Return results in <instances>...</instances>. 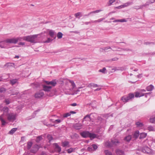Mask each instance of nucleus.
Returning a JSON list of instances; mask_svg holds the SVG:
<instances>
[{
    "instance_id": "nucleus-33",
    "label": "nucleus",
    "mask_w": 155,
    "mask_h": 155,
    "mask_svg": "<svg viewBox=\"0 0 155 155\" xmlns=\"http://www.w3.org/2000/svg\"><path fill=\"white\" fill-rule=\"evenodd\" d=\"M89 86L90 87H99V86L97 84L93 83H91L90 84H89Z\"/></svg>"
},
{
    "instance_id": "nucleus-19",
    "label": "nucleus",
    "mask_w": 155,
    "mask_h": 155,
    "mask_svg": "<svg viewBox=\"0 0 155 155\" xmlns=\"http://www.w3.org/2000/svg\"><path fill=\"white\" fill-rule=\"evenodd\" d=\"M116 153L117 155H124V152L120 150H116Z\"/></svg>"
},
{
    "instance_id": "nucleus-64",
    "label": "nucleus",
    "mask_w": 155,
    "mask_h": 155,
    "mask_svg": "<svg viewBox=\"0 0 155 155\" xmlns=\"http://www.w3.org/2000/svg\"><path fill=\"white\" fill-rule=\"evenodd\" d=\"M18 44L19 45H25V43L23 42H20L18 43Z\"/></svg>"
},
{
    "instance_id": "nucleus-16",
    "label": "nucleus",
    "mask_w": 155,
    "mask_h": 155,
    "mask_svg": "<svg viewBox=\"0 0 155 155\" xmlns=\"http://www.w3.org/2000/svg\"><path fill=\"white\" fill-rule=\"evenodd\" d=\"M102 10H96L95 11H92V12H90L88 14L84 15V16H88L90 15H91V14H95V13H98L101 12Z\"/></svg>"
},
{
    "instance_id": "nucleus-43",
    "label": "nucleus",
    "mask_w": 155,
    "mask_h": 155,
    "mask_svg": "<svg viewBox=\"0 0 155 155\" xmlns=\"http://www.w3.org/2000/svg\"><path fill=\"white\" fill-rule=\"evenodd\" d=\"M128 97L129 99L130 100V99L134 97V95L133 94H130L128 96Z\"/></svg>"
},
{
    "instance_id": "nucleus-42",
    "label": "nucleus",
    "mask_w": 155,
    "mask_h": 155,
    "mask_svg": "<svg viewBox=\"0 0 155 155\" xmlns=\"http://www.w3.org/2000/svg\"><path fill=\"white\" fill-rule=\"evenodd\" d=\"M75 16L76 18H78L79 16H80V17L82 16V13L81 12H78L74 15Z\"/></svg>"
},
{
    "instance_id": "nucleus-40",
    "label": "nucleus",
    "mask_w": 155,
    "mask_h": 155,
    "mask_svg": "<svg viewBox=\"0 0 155 155\" xmlns=\"http://www.w3.org/2000/svg\"><path fill=\"white\" fill-rule=\"evenodd\" d=\"M106 68H104L102 69H100L99 70V72H102L104 74L105 73V71H106Z\"/></svg>"
},
{
    "instance_id": "nucleus-28",
    "label": "nucleus",
    "mask_w": 155,
    "mask_h": 155,
    "mask_svg": "<svg viewBox=\"0 0 155 155\" xmlns=\"http://www.w3.org/2000/svg\"><path fill=\"white\" fill-rule=\"evenodd\" d=\"M35 147H36L35 151H34L33 150H31V152L32 153H36V152L39 149V146L38 145H35Z\"/></svg>"
},
{
    "instance_id": "nucleus-24",
    "label": "nucleus",
    "mask_w": 155,
    "mask_h": 155,
    "mask_svg": "<svg viewBox=\"0 0 155 155\" xmlns=\"http://www.w3.org/2000/svg\"><path fill=\"white\" fill-rule=\"evenodd\" d=\"M132 138V137L131 136L129 135L125 137L124 138V140L127 142H129L130 140Z\"/></svg>"
},
{
    "instance_id": "nucleus-47",
    "label": "nucleus",
    "mask_w": 155,
    "mask_h": 155,
    "mask_svg": "<svg viewBox=\"0 0 155 155\" xmlns=\"http://www.w3.org/2000/svg\"><path fill=\"white\" fill-rule=\"evenodd\" d=\"M6 91V90L4 87H1L0 88V93H4Z\"/></svg>"
},
{
    "instance_id": "nucleus-36",
    "label": "nucleus",
    "mask_w": 155,
    "mask_h": 155,
    "mask_svg": "<svg viewBox=\"0 0 155 155\" xmlns=\"http://www.w3.org/2000/svg\"><path fill=\"white\" fill-rule=\"evenodd\" d=\"M75 149L71 148L67 150V152L68 153H71L72 152L74 151L75 150Z\"/></svg>"
},
{
    "instance_id": "nucleus-45",
    "label": "nucleus",
    "mask_w": 155,
    "mask_h": 155,
    "mask_svg": "<svg viewBox=\"0 0 155 155\" xmlns=\"http://www.w3.org/2000/svg\"><path fill=\"white\" fill-rule=\"evenodd\" d=\"M134 8L136 9H142L143 8V6H135L134 7Z\"/></svg>"
},
{
    "instance_id": "nucleus-50",
    "label": "nucleus",
    "mask_w": 155,
    "mask_h": 155,
    "mask_svg": "<svg viewBox=\"0 0 155 155\" xmlns=\"http://www.w3.org/2000/svg\"><path fill=\"white\" fill-rule=\"evenodd\" d=\"M70 82L71 83V85L72 86L73 88H74L76 86V85L74 83V82L73 81H70Z\"/></svg>"
},
{
    "instance_id": "nucleus-49",
    "label": "nucleus",
    "mask_w": 155,
    "mask_h": 155,
    "mask_svg": "<svg viewBox=\"0 0 155 155\" xmlns=\"http://www.w3.org/2000/svg\"><path fill=\"white\" fill-rule=\"evenodd\" d=\"M154 44V43L153 42H144V44L146 45H153Z\"/></svg>"
},
{
    "instance_id": "nucleus-15",
    "label": "nucleus",
    "mask_w": 155,
    "mask_h": 155,
    "mask_svg": "<svg viewBox=\"0 0 155 155\" xmlns=\"http://www.w3.org/2000/svg\"><path fill=\"white\" fill-rule=\"evenodd\" d=\"M55 150L58 153H60L61 151V148L57 143L55 144Z\"/></svg>"
},
{
    "instance_id": "nucleus-55",
    "label": "nucleus",
    "mask_w": 155,
    "mask_h": 155,
    "mask_svg": "<svg viewBox=\"0 0 155 155\" xmlns=\"http://www.w3.org/2000/svg\"><path fill=\"white\" fill-rule=\"evenodd\" d=\"M119 22H126L127 21V20L125 19H119Z\"/></svg>"
},
{
    "instance_id": "nucleus-25",
    "label": "nucleus",
    "mask_w": 155,
    "mask_h": 155,
    "mask_svg": "<svg viewBox=\"0 0 155 155\" xmlns=\"http://www.w3.org/2000/svg\"><path fill=\"white\" fill-rule=\"evenodd\" d=\"M147 136V134L142 133H140L139 137L140 139H143L146 137Z\"/></svg>"
},
{
    "instance_id": "nucleus-34",
    "label": "nucleus",
    "mask_w": 155,
    "mask_h": 155,
    "mask_svg": "<svg viewBox=\"0 0 155 155\" xmlns=\"http://www.w3.org/2000/svg\"><path fill=\"white\" fill-rule=\"evenodd\" d=\"M63 34L61 32H59L58 33L57 36L58 39H60L62 38Z\"/></svg>"
},
{
    "instance_id": "nucleus-58",
    "label": "nucleus",
    "mask_w": 155,
    "mask_h": 155,
    "mask_svg": "<svg viewBox=\"0 0 155 155\" xmlns=\"http://www.w3.org/2000/svg\"><path fill=\"white\" fill-rule=\"evenodd\" d=\"M5 102L6 103V104L8 105L9 104L10 102L9 100L8 99H5Z\"/></svg>"
},
{
    "instance_id": "nucleus-22",
    "label": "nucleus",
    "mask_w": 155,
    "mask_h": 155,
    "mask_svg": "<svg viewBox=\"0 0 155 155\" xmlns=\"http://www.w3.org/2000/svg\"><path fill=\"white\" fill-rule=\"evenodd\" d=\"M89 137L91 138L94 139L97 137V135L94 134L89 133Z\"/></svg>"
},
{
    "instance_id": "nucleus-46",
    "label": "nucleus",
    "mask_w": 155,
    "mask_h": 155,
    "mask_svg": "<svg viewBox=\"0 0 155 155\" xmlns=\"http://www.w3.org/2000/svg\"><path fill=\"white\" fill-rule=\"evenodd\" d=\"M14 64L13 63H8L6 64L5 66H7V67L12 66L14 65Z\"/></svg>"
},
{
    "instance_id": "nucleus-60",
    "label": "nucleus",
    "mask_w": 155,
    "mask_h": 155,
    "mask_svg": "<svg viewBox=\"0 0 155 155\" xmlns=\"http://www.w3.org/2000/svg\"><path fill=\"white\" fill-rule=\"evenodd\" d=\"M19 93L18 91H16V92H13L12 94L11 95H17Z\"/></svg>"
},
{
    "instance_id": "nucleus-29",
    "label": "nucleus",
    "mask_w": 155,
    "mask_h": 155,
    "mask_svg": "<svg viewBox=\"0 0 155 155\" xmlns=\"http://www.w3.org/2000/svg\"><path fill=\"white\" fill-rule=\"evenodd\" d=\"M111 142L113 145L114 144L116 145L117 143H118V141L117 140L114 139L111 140Z\"/></svg>"
},
{
    "instance_id": "nucleus-11",
    "label": "nucleus",
    "mask_w": 155,
    "mask_h": 155,
    "mask_svg": "<svg viewBox=\"0 0 155 155\" xmlns=\"http://www.w3.org/2000/svg\"><path fill=\"white\" fill-rule=\"evenodd\" d=\"M89 132L88 131H84L81 133V135L84 138H86L89 136Z\"/></svg>"
},
{
    "instance_id": "nucleus-23",
    "label": "nucleus",
    "mask_w": 155,
    "mask_h": 155,
    "mask_svg": "<svg viewBox=\"0 0 155 155\" xmlns=\"http://www.w3.org/2000/svg\"><path fill=\"white\" fill-rule=\"evenodd\" d=\"M136 125L138 127H141L143 126V123L140 122H137L136 123Z\"/></svg>"
},
{
    "instance_id": "nucleus-57",
    "label": "nucleus",
    "mask_w": 155,
    "mask_h": 155,
    "mask_svg": "<svg viewBox=\"0 0 155 155\" xmlns=\"http://www.w3.org/2000/svg\"><path fill=\"white\" fill-rule=\"evenodd\" d=\"M87 150L89 151H92L93 150L92 147H88L87 148Z\"/></svg>"
},
{
    "instance_id": "nucleus-21",
    "label": "nucleus",
    "mask_w": 155,
    "mask_h": 155,
    "mask_svg": "<svg viewBox=\"0 0 155 155\" xmlns=\"http://www.w3.org/2000/svg\"><path fill=\"white\" fill-rule=\"evenodd\" d=\"M144 96V94H143L139 92H136L135 93V97H140Z\"/></svg>"
},
{
    "instance_id": "nucleus-41",
    "label": "nucleus",
    "mask_w": 155,
    "mask_h": 155,
    "mask_svg": "<svg viewBox=\"0 0 155 155\" xmlns=\"http://www.w3.org/2000/svg\"><path fill=\"white\" fill-rule=\"evenodd\" d=\"M109 49H111V48L110 47L108 46V47H104V48H100V51H101V50H103L105 51V50H107Z\"/></svg>"
},
{
    "instance_id": "nucleus-9",
    "label": "nucleus",
    "mask_w": 155,
    "mask_h": 155,
    "mask_svg": "<svg viewBox=\"0 0 155 155\" xmlns=\"http://www.w3.org/2000/svg\"><path fill=\"white\" fill-rule=\"evenodd\" d=\"M48 34L54 39L56 38V35L55 33V32L53 30H50L49 31Z\"/></svg>"
},
{
    "instance_id": "nucleus-54",
    "label": "nucleus",
    "mask_w": 155,
    "mask_h": 155,
    "mask_svg": "<svg viewBox=\"0 0 155 155\" xmlns=\"http://www.w3.org/2000/svg\"><path fill=\"white\" fill-rule=\"evenodd\" d=\"M150 122L152 123H155V117L150 120Z\"/></svg>"
},
{
    "instance_id": "nucleus-31",
    "label": "nucleus",
    "mask_w": 155,
    "mask_h": 155,
    "mask_svg": "<svg viewBox=\"0 0 155 155\" xmlns=\"http://www.w3.org/2000/svg\"><path fill=\"white\" fill-rule=\"evenodd\" d=\"M42 137L41 136L38 137L36 140V141L37 143H39L42 139Z\"/></svg>"
},
{
    "instance_id": "nucleus-8",
    "label": "nucleus",
    "mask_w": 155,
    "mask_h": 155,
    "mask_svg": "<svg viewBox=\"0 0 155 155\" xmlns=\"http://www.w3.org/2000/svg\"><path fill=\"white\" fill-rule=\"evenodd\" d=\"M82 125L80 123H77L73 124V127L76 130H80L81 129L82 127Z\"/></svg>"
},
{
    "instance_id": "nucleus-63",
    "label": "nucleus",
    "mask_w": 155,
    "mask_h": 155,
    "mask_svg": "<svg viewBox=\"0 0 155 155\" xmlns=\"http://www.w3.org/2000/svg\"><path fill=\"white\" fill-rule=\"evenodd\" d=\"M34 117H27L26 118V120H30L31 118H34Z\"/></svg>"
},
{
    "instance_id": "nucleus-44",
    "label": "nucleus",
    "mask_w": 155,
    "mask_h": 155,
    "mask_svg": "<svg viewBox=\"0 0 155 155\" xmlns=\"http://www.w3.org/2000/svg\"><path fill=\"white\" fill-rule=\"evenodd\" d=\"M71 115V114L70 112L67 113H66L64 114L63 115V117H67Z\"/></svg>"
},
{
    "instance_id": "nucleus-17",
    "label": "nucleus",
    "mask_w": 155,
    "mask_h": 155,
    "mask_svg": "<svg viewBox=\"0 0 155 155\" xmlns=\"http://www.w3.org/2000/svg\"><path fill=\"white\" fill-rule=\"evenodd\" d=\"M132 4L133 2H128L122 5V7H123V8L126 7L131 5Z\"/></svg>"
},
{
    "instance_id": "nucleus-39",
    "label": "nucleus",
    "mask_w": 155,
    "mask_h": 155,
    "mask_svg": "<svg viewBox=\"0 0 155 155\" xmlns=\"http://www.w3.org/2000/svg\"><path fill=\"white\" fill-rule=\"evenodd\" d=\"M32 145V143L31 142H29L27 143V148L28 149H30Z\"/></svg>"
},
{
    "instance_id": "nucleus-13",
    "label": "nucleus",
    "mask_w": 155,
    "mask_h": 155,
    "mask_svg": "<svg viewBox=\"0 0 155 155\" xmlns=\"http://www.w3.org/2000/svg\"><path fill=\"white\" fill-rule=\"evenodd\" d=\"M92 114H87L86 116H85L84 118V120H87L88 121H91L92 120V119L91 117L90 116Z\"/></svg>"
},
{
    "instance_id": "nucleus-62",
    "label": "nucleus",
    "mask_w": 155,
    "mask_h": 155,
    "mask_svg": "<svg viewBox=\"0 0 155 155\" xmlns=\"http://www.w3.org/2000/svg\"><path fill=\"white\" fill-rule=\"evenodd\" d=\"M148 2L149 4H151L154 3L155 2V0H149Z\"/></svg>"
},
{
    "instance_id": "nucleus-32",
    "label": "nucleus",
    "mask_w": 155,
    "mask_h": 155,
    "mask_svg": "<svg viewBox=\"0 0 155 155\" xmlns=\"http://www.w3.org/2000/svg\"><path fill=\"white\" fill-rule=\"evenodd\" d=\"M69 143L68 141H64L62 143V146L63 147H65L68 145Z\"/></svg>"
},
{
    "instance_id": "nucleus-56",
    "label": "nucleus",
    "mask_w": 155,
    "mask_h": 155,
    "mask_svg": "<svg viewBox=\"0 0 155 155\" xmlns=\"http://www.w3.org/2000/svg\"><path fill=\"white\" fill-rule=\"evenodd\" d=\"M92 147L94 150H96L97 148V145L94 144L92 145Z\"/></svg>"
},
{
    "instance_id": "nucleus-35",
    "label": "nucleus",
    "mask_w": 155,
    "mask_h": 155,
    "mask_svg": "<svg viewBox=\"0 0 155 155\" xmlns=\"http://www.w3.org/2000/svg\"><path fill=\"white\" fill-rule=\"evenodd\" d=\"M18 80L17 79H14L11 80L10 81L11 83L13 85L15 84L17 82Z\"/></svg>"
},
{
    "instance_id": "nucleus-14",
    "label": "nucleus",
    "mask_w": 155,
    "mask_h": 155,
    "mask_svg": "<svg viewBox=\"0 0 155 155\" xmlns=\"http://www.w3.org/2000/svg\"><path fill=\"white\" fill-rule=\"evenodd\" d=\"M139 135V131H136L133 134V137L134 139H137Z\"/></svg>"
},
{
    "instance_id": "nucleus-4",
    "label": "nucleus",
    "mask_w": 155,
    "mask_h": 155,
    "mask_svg": "<svg viewBox=\"0 0 155 155\" xmlns=\"http://www.w3.org/2000/svg\"><path fill=\"white\" fill-rule=\"evenodd\" d=\"M7 116L8 120L10 121H12L15 120V115L13 113L9 114Z\"/></svg>"
},
{
    "instance_id": "nucleus-30",
    "label": "nucleus",
    "mask_w": 155,
    "mask_h": 155,
    "mask_svg": "<svg viewBox=\"0 0 155 155\" xmlns=\"http://www.w3.org/2000/svg\"><path fill=\"white\" fill-rule=\"evenodd\" d=\"M50 120L51 121H52L53 122L55 123H60L61 120L60 119H57L55 120H53L52 119H50Z\"/></svg>"
},
{
    "instance_id": "nucleus-20",
    "label": "nucleus",
    "mask_w": 155,
    "mask_h": 155,
    "mask_svg": "<svg viewBox=\"0 0 155 155\" xmlns=\"http://www.w3.org/2000/svg\"><path fill=\"white\" fill-rule=\"evenodd\" d=\"M121 100L124 102H128L129 100V99L128 96H124L122 97Z\"/></svg>"
},
{
    "instance_id": "nucleus-61",
    "label": "nucleus",
    "mask_w": 155,
    "mask_h": 155,
    "mask_svg": "<svg viewBox=\"0 0 155 155\" xmlns=\"http://www.w3.org/2000/svg\"><path fill=\"white\" fill-rule=\"evenodd\" d=\"M149 5V3L148 2H146V3L143 4V5H141V6H143V8L144 7L146 6L147 5Z\"/></svg>"
},
{
    "instance_id": "nucleus-26",
    "label": "nucleus",
    "mask_w": 155,
    "mask_h": 155,
    "mask_svg": "<svg viewBox=\"0 0 155 155\" xmlns=\"http://www.w3.org/2000/svg\"><path fill=\"white\" fill-rule=\"evenodd\" d=\"M105 146L108 147H110L113 146L111 142L110 141H107L105 143Z\"/></svg>"
},
{
    "instance_id": "nucleus-37",
    "label": "nucleus",
    "mask_w": 155,
    "mask_h": 155,
    "mask_svg": "<svg viewBox=\"0 0 155 155\" xmlns=\"http://www.w3.org/2000/svg\"><path fill=\"white\" fill-rule=\"evenodd\" d=\"M104 153L106 155H113L108 150H105Z\"/></svg>"
},
{
    "instance_id": "nucleus-51",
    "label": "nucleus",
    "mask_w": 155,
    "mask_h": 155,
    "mask_svg": "<svg viewBox=\"0 0 155 155\" xmlns=\"http://www.w3.org/2000/svg\"><path fill=\"white\" fill-rule=\"evenodd\" d=\"M118 59V58H117L115 57L114 58H113L109 60V61H116Z\"/></svg>"
},
{
    "instance_id": "nucleus-7",
    "label": "nucleus",
    "mask_w": 155,
    "mask_h": 155,
    "mask_svg": "<svg viewBox=\"0 0 155 155\" xmlns=\"http://www.w3.org/2000/svg\"><path fill=\"white\" fill-rule=\"evenodd\" d=\"M43 90L45 92H49L51 89L52 87L48 85H43Z\"/></svg>"
},
{
    "instance_id": "nucleus-53",
    "label": "nucleus",
    "mask_w": 155,
    "mask_h": 155,
    "mask_svg": "<svg viewBox=\"0 0 155 155\" xmlns=\"http://www.w3.org/2000/svg\"><path fill=\"white\" fill-rule=\"evenodd\" d=\"M105 19V18H102L97 20H96V22H100Z\"/></svg>"
},
{
    "instance_id": "nucleus-12",
    "label": "nucleus",
    "mask_w": 155,
    "mask_h": 155,
    "mask_svg": "<svg viewBox=\"0 0 155 155\" xmlns=\"http://www.w3.org/2000/svg\"><path fill=\"white\" fill-rule=\"evenodd\" d=\"M7 42L5 41V40L0 41V48H5L6 47Z\"/></svg>"
},
{
    "instance_id": "nucleus-18",
    "label": "nucleus",
    "mask_w": 155,
    "mask_h": 155,
    "mask_svg": "<svg viewBox=\"0 0 155 155\" xmlns=\"http://www.w3.org/2000/svg\"><path fill=\"white\" fill-rule=\"evenodd\" d=\"M154 86L152 84L146 87V89L147 91H151L154 89Z\"/></svg>"
},
{
    "instance_id": "nucleus-52",
    "label": "nucleus",
    "mask_w": 155,
    "mask_h": 155,
    "mask_svg": "<svg viewBox=\"0 0 155 155\" xmlns=\"http://www.w3.org/2000/svg\"><path fill=\"white\" fill-rule=\"evenodd\" d=\"M148 130L150 131H153L154 130V128L152 126H149L148 127Z\"/></svg>"
},
{
    "instance_id": "nucleus-2",
    "label": "nucleus",
    "mask_w": 155,
    "mask_h": 155,
    "mask_svg": "<svg viewBox=\"0 0 155 155\" xmlns=\"http://www.w3.org/2000/svg\"><path fill=\"white\" fill-rule=\"evenodd\" d=\"M37 35H33L28 36L24 37L23 39L24 40L30 42L31 43H35V39L37 38Z\"/></svg>"
},
{
    "instance_id": "nucleus-38",
    "label": "nucleus",
    "mask_w": 155,
    "mask_h": 155,
    "mask_svg": "<svg viewBox=\"0 0 155 155\" xmlns=\"http://www.w3.org/2000/svg\"><path fill=\"white\" fill-rule=\"evenodd\" d=\"M47 138L49 140V142H51V141L53 140V137L50 135H48Z\"/></svg>"
},
{
    "instance_id": "nucleus-1",
    "label": "nucleus",
    "mask_w": 155,
    "mask_h": 155,
    "mask_svg": "<svg viewBox=\"0 0 155 155\" xmlns=\"http://www.w3.org/2000/svg\"><path fill=\"white\" fill-rule=\"evenodd\" d=\"M9 109L7 107H5L3 108L2 110L3 111V114L1 115L0 116V120L2 122V125H4L5 124L6 122L4 120V115L7 116L8 114V111Z\"/></svg>"
},
{
    "instance_id": "nucleus-5",
    "label": "nucleus",
    "mask_w": 155,
    "mask_h": 155,
    "mask_svg": "<svg viewBox=\"0 0 155 155\" xmlns=\"http://www.w3.org/2000/svg\"><path fill=\"white\" fill-rule=\"evenodd\" d=\"M142 152L144 153L148 154H151L152 153V150L148 147H144L142 149Z\"/></svg>"
},
{
    "instance_id": "nucleus-27",
    "label": "nucleus",
    "mask_w": 155,
    "mask_h": 155,
    "mask_svg": "<svg viewBox=\"0 0 155 155\" xmlns=\"http://www.w3.org/2000/svg\"><path fill=\"white\" fill-rule=\"evenodd\" d=\"M17 129V128H12L10 131H9V134H13L16 131Z\"/></svg>"
},
{
    "instance_id": "nucleus-3",
    "label": "nucleus",
    "mask_w": 155,
    "mask_h": 155,
    "mask_svg": "<svg viewBox=\"0 0 155 155\" xmlns=\"http://www.w3.org/2000/svg\"><path fill=\"white\" fill-rule=\"evenodd\" d=\"M20 38H12L11 39H7L5 40V41L7 43H16L18 41H20L19 40Z\"/></svg>"
},
{
    "instance_id": "nucleus-10",
    "label": "nucleus",
    "mask_w": 155,
    "mask_h": 155,
    "mask_svg": "<svg viewBox=\"0 0 155 155\" xmlns=\"http://www.w3.org/2000/svg\"><path fill=\"white\" fill-rule=\"evenodd\" d=\"M45 83L47 85L49 86L51 85L53 86H55L57 84L56 82L54 80H53L51 81H46Z\"/></svg>"
},
{
    "instance_id": "nucleus-6",
    "label": "nucleus",
    "mask_w": 155,
    "mask_h": 155,
    "mask_svg": "<svg viewBox=\"0 0 155 155\" xmlns=\"http://www.w3.org/2000/svg\"><path fill=\"white\" fill-rule=\"evenodd\" d=\"M44 95V92L42 91H40L35 94V97L36 98H39L42 97Z\"/></svg>"
},
{
    "instance_id": "nucleus-48",
    "label": "nucleus",
    "mask_w": 155,
    "mask_h": 155,
    "mask_svg": "<svg viewBox=\"0 0 155 155\" xmlns=\"http://www.w3.org/2000/svg\"><path fill=\"white\" fill-rule=\"evenodd\" d=\"M53 40V39H51L50 38H48L47 40L46 41H45V42L49 43L51 42Z\"/></svg>"
},
{
    "instance_id": "nucleus-59",
    "label": "nucleus",
    "mask_w": 155,
    "mask_h": 155,
    "mask_svg": "<svg viewBox=\"0 0 155 155\" xmlns=\"http://www.w3.org/2000/svg\"><path fill=\"white\" fill-rule=\"evenodd\" d=\"M115 1V0H109V5H110Z\"/></svg>"
}]
</instances>
